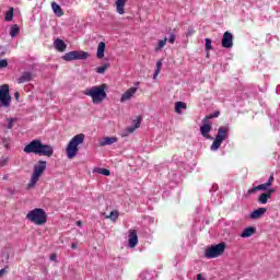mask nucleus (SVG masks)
<instances>
[{
    "label": "nucleus",
    "mask_w": 280,
    "mask_h": 280,
    "mask_svg": "<svg viewBox=\"0 0 280 280\" xmlns=\"http://www.w3.org/2000/svg\"><path fill=\"white\" fill-rule=\"evenodd\" d=\"M106 69H108V63L96 68V73H106Z\"/></svg>",
    "instance_id": "7c9ffc66"
},
{
    "label": "nucleus",
    "mask_w": 280,
    "mask_h": 280,
    "mask_svg": "<svg viewBox=\"0 0 280 280\" xmlns=\"http://www.w3.org/2000/svg\"><path fill=\"white\" fill-rule=\"evenodd\" d=\"M71 248L75 250V248H78V243H72Z\"/></svg>",
    "instance_id": "c03bdc74"
},
{
    "label": "nucleus",
    "mask_w": 280,
    "mask_h": 280,
    "mask_svg": "<svg viewBox=\"0 0 280 280\" xmlns=\"http://www.w3.org/2000/svg\"><path fill=\"white\" fill-rule=\"evenodd\" d=\"M124 5H126V0H117L116 7L118 14H124Z\"/></svg>",
    "instance_id": "a878e982"
},
{
    "label": "nucleus",
    "mask_w": 280,
    "mask_h": 280,
    "mask_svg": "<svg viewBox=\"0 0 280 280\" xmlns=\"http://www.w3.org/2000/svg\"><path fill=\"white\" fill-rule=\"evenodd\" d=\"M2 143H3L4 148H10V139L4 138V139L2 140Z\"/></svg>",
    "instance_id": "4c0bfd02"
},
{
    "label": "nucleus",
    "mask_w": 280,
    "mask_h": 280,
    "mask_svg": "<svg viewBox=\"0 0 280 280\" xmlns=\"http://www.w3.org/2000/svg\"><path fill=\"white\" fill-rule=\"evenodd\" d=\"M197 280H206V279L202 278V275L199 273V275L197 276Z\"/></svg>",
    "instance_id": "a18cd8bd"
},
{
    "label": "nucleus",
    "mask_w": 280,
    "mask_h": 280,
    "mask_svg": "<svg viewBox=\"0 0 280 280\" xmlns=\"http://www.w3.org/2000/svg\"><path fill=\"white\" fill-rule=\"evenodd\" d=\"M139 84H140L139 82H136L133 89H137V91H139Z\"/></svg>",
    "instance_id": "49530a36"
},
{
    "label": "nucleus",
    "mask_w": 280,
    "mask_h": 280,
    "mask_svg": "<svg viewBox=\"0 0 280 280\" xmlns=\"http://www.w3.org/2000/svg\"><path fill=\"white\" fill-rule=\"evenodd\" d=\"M20 32H21V28L19 27V25H16V24L12 25L10 28L11 38H16V36H19Z\"/></svg>",
    "instance_id": "b1692460"
},
{
    "label": "nucleus",
    "mask_w": 280,
    "mask_h": 280,
    "mask_svg": "<svg viewBox=\"0 0 280 280\" xmlns=\"http://www.w3.org/2000/svg\"><path fill=\"white\" fill-rule=\"evenodd\" d=\"M252 235H255V228H246L241 233V237H252Z\"/></svg>",
    "instance_id": "393cba45"
},
{
    "label": "nucleus",
    "mask_w": 280,
    "mask_h": 280,
    "mask_svg": "<svg viewBox=\"0 0 280 280\" xmlns=\"http://www.w3.org/2000/svg\"><path fill=\"white\" fill-rule=\"evenodd\" d=\"M26 220L36 226H43L47 224V212L43 208H35L27 212Z\"/></svg>",
    "instance_id": "20e7f679"
},
{
    "label": "nucleus",
    "mask_w": 280,
    "mask_h": 280,
    "mask_svg": "<svg viewBox=\"0 0 280 280\" xmlns=\"http://www.w3.org/2000/svg\"><path fill=\"white\" fill-rule=\"evenodd\" d=\"M211 120L209 118H203L202 119V126L200 127V132L202 137H206V139H211L209 136V132H211Z\"/></svg>",
    "instance_id": "9b49d317"
},
{
    "label": "nucleus",
    "mask_w": 280,
    "mask_h": 280,
    "mask_svg": "<svg viewBox=\"0 0 280 280\" xmlns=\"http://www.w3.org/2000/svg\"><path fill=\"white\" fill-rule=\"evenodd\" d=\"M266 211H267L266 208H258L250 213L249 218L252 220H259V218H261V215H264Z\"/></svg>",
    "instance_id": "f3484780"
},
{
    "label": "nucleus",
    "mask_w": 280,
    "mask_h": 280,
    "mask_svg": "<svg viewBox=\"0 0 280 280\" xmlns=\"http://www.w3.org/2000/svg\"><path fill=\"white\" fill-rule=\"evenodd\" d=\"M161 69H163V61L162 60H159L156 62V69L155 71H158V73H161Z\"/></svg>",
    "instance_id": "f704fd0d"
},
{
    "label": "nucleus",
    "mask_w": 280,
    "mask_h": 280,
    "mask_svg": "<svg viewBox=\"0 0 280 280\" xmlns=\"http://www.w3.org/2000/svg\"><path fill=\"white\" fill-rule=\"evenodd\" d=\"M14 97H15L16 101H19V97H21V94L19 92H15Z\"/></svg>",
    "instance_id": "79ce46f5"
},
{
    "label": "nucleus",
    "mask_w": 280,
    "mask_h": 280,
    "mask_svg": "<svg viewBox=\"0 0 280 280\" xmlns=\"http://www.w3.org/2000/svg\"><path fill=\"white\" fill-rule=\"evenodd\" d=\"M128 244H129V248H135V246L139 244V236H137V231L135 230L129 231Z\"/></svg>",
    "instance_id": "ddd939ff"
},
{
    "label": "nucleus",
    "mask_w": 280,
    "mask_h": 280,
    "mask_svg": "<svg viewBox=\"0 0 280 280\" xmlns=\"http://www.w3.org/2000/svg\"><path fill=\"white\" fill-rule=\"evenodd\" d=\"M165 45H167V37H165L164 39H161L158 45L155 46V51H161V49H163V47H165Z\"/></svg>",
    "instance_id": "cd10ccee"
},
{
    "label": "nucleus",
    "mask_w": 280,
    "mask_h": 280,
    "mask_svg": "<svg viewBox=\"0 0 280 280\" xmlns=\"http://www.w3.org/2000/svg\"><path fill=\"white\" fill-rule=\"evenodd\" d=\"M141 117H138L136 120H133V127L127 128V135H132V132H135V130L141 126Z\"/></svg>",
    "instance_id": "aec40b11"
},
{
    "label": "nucleus",
    "mask_w": 280,
    "mask_h": 280,
    "mask_svg": "<svg viewBox=\"0 0 280 280\" xmlns=\"http://www.w3.org/2000/svg\"><path fill=\"white\" fill-rule=\"evenodd\" d=\"M275 182V175H270L267 183H270V186H272V183Z\"/></svg>",
    "instance_id": "ea45409f"
},
{
    "label": "nucleus",
    "mask_w": 280,
    "mask_h": 280,
    "mask_svg": "<svg viewBox=\"0 0 280 280\" xmlns=\"http://www.w3.org/2000/svg\"><path fill=\"white\" fill-rule=\"evenodd\" d=\"M276 92L278 95L280 94V85L277 86Z\"/></svg>",
    "instance_id": "09e8293b"
},
{
    "label": "nucleus",
    "mask_w": 280,
    "mask_h": 280,
    "mask_svg": "<svg viewBox=\"0 0 280 280\" xmlns=\"http://www.w3.org/2000/svg\"><path fill=\"white\" fill-rule=\"evenodd\" d=\"M225 249H226V243H219L206 249L205 255L207 259H215V257H220V255H224Z\"/></svg>",
    "instance_id": "6e6552de"
},
{
    "label": "nucleus",
    "mask_w": 280,
    "mask_h": 280,
    "mask_svg": "<svg viewBox=\"0 0 280 280\" xmlns=\"http://www.w3.org/2000/svg\"><path fill=\"white\" fill-rule=\"evenodd\" d=\"M215 117H220V112H214L213 114L206 116L205 119H208V121H211V119H214Z\"/></svg>",
    "instance_id": "473e14b6"
},
{
    "label": "nucleus",
    "mask_w": 280,
    "mask_h": 280,
    "mask_svg": "<svg viewBox=\"0 0 280 280\" xmlns=\"http://www.w3.org/2000/svg\"><path fill=\"white\" fill-rule=\"evenodd\" d=\"M45 170H47V161H38L37 164L34 165L33 167V174L31 176V180L27 185L28 189H32L36 187V183L40 180V176L45 174Z\"/></svg>",
    "instance_id": "39448f33"
},
{
    "label": "nucleus",
    "mask_w": 280,
    "mask_h": 280,
    "mask_svg": "<svg viewBox=\"0 0 280 280\" xmlns=\"http://www.w3.org/2000/svg\"><path fill=\"white\" fill-rule=\"evenodd\" d=\"M86 58H89V52L83 50H72L62 57L67 62H71V60H86Z\"/></svg>",
    "instance_id": "1a4fd4ad"
},
{
    "label": "nucleus",
    "mask_w": 280,
    "mask_h": 280,
    "mask_svg": "<svg viewBox=\"0 0 280 280\" xmlns=\"http://www.w3.org/2000/svg\"><path fill=\"white\" fill-rule=\"evenodd\" d=\"M229 139V127L221 126L218 129V133L215 136L214 141L212 142L210 150L212 152H217V150H220V145H222L223 141H226Z\"/></svg>",
    "instance_id": "423d86ee"
},
{
    "label": "nucleus",
    "mask_w": 280,
    "mask_h": 280,
    "mask_svg": "<svg viewBox=\"0 0 280 280\" xmlns=\"http://www.w3.org/2000/svg\"><path fill=\"white\" fill-rule=\"evenodd\" d=\"M106 218L112 220V222H117V219L119 218V212L117 210H114L109 213V215H106Z\"/></svg>",
    "instance_id": "bb28decb"
},
{
    "label": "nucleus",
    "mask_w": 280,
    "mask_h": 280,
    "mask_svg": "<svg viewBox=\"0 0 280 280\" xmlns=\"http://www.w3.org/2000/svg\"><path fill=\"white\" fill-rule=\"evenodd\" d=\"M5 273V269L0 270V277H2Z\"/></svg>",
    "instance_id": "de8ad7c7"
},
{
    "label": "nucleus",
    "mask_w": 280,
    "mask_h": 280,
    "mask_svg": "<svg viewBox=\"0 0 280 280\" xmlns=\"http://www.w3.org/2000/svg\"><path fill=\"white\" fill-rule=\"evenodd\" d=\"M188 36H191V32L188 33Z\"/></svg>",
    "instance_id": "3c124183"
},
{
    "label": "nucleus",
    "mask_w": 280,
    "mask_h": 280,
    "mask_svg": "<svg viewBox=\"0 0 280 280\" xmlns=\"http://www.w3.org/2000/svg\"><path fill=\"white\" fill-rule=\"evenodd\" d=\"M26 154H37L38 156H54V147L51 144H43V141L35 139L24 147Z\"/></svg>",
    "instance_id": "f257e3e1"
},
{
    "label": "nucleus",
    "mask_w": 280,
    "mask_h": 280,
    "mask_svg": "<svg viewBox=\"0 0 280 280\" xmlns=\"http://www.w3.org/2000/svg\"><path fill=\"white\" fill-rule=\"evenodd\" d=\"M50 261H56V254L50 255Z\"/></svg>",
    "instance_id": "37998d69"
},
{
    "label": "nucleus",
    "mask_w": 280,
    "mask_h": 280,
    "mask_svg": "<svg viewBox=\"0 0 280 280\" xmlns=\"http://www.w3.org/2000/svg\"><path fill=\"white\" fill-rule=\"evenodd\" d=\"M168 43H171V45H174V43H176V35L174 33H171Z\"/></svg>",
    "instance_id": "c9c22d12"
},
{
    "label": "nucleus",
    "mask_w": 280,
    "mask_h": 280,
    "mask_svg": "<svg viewBox=\"0 0 280 280\" xmlns=\"http://www.w3.org/2000/svg\"><path fill=\"white\" fill-rule=\"evenodd\" d=\"M104 51H106V43L101 42L97 46L96 58L102 60L104 58Z\"/></svg>",
    "instance_id": "a211bd4d"
},
{
    "label": "nucleus",
    "mask_w": 280,
    "mask_h": 280,
    "mask_svg": "<svg viewBox=\"0 0 280 280\" xmlns=\"http://www.w3.org/2000/svg\"><path fill=\"white\" fill-rule=\"evenodd\" d=\"M7 121V128L9 130H12L14 128V122L16 121V118H5Z\"/></svg>",
    "instance_id": "c756f323"
},
{
    "label": "nucleus",
    "mask_w": 280,
    "mask_h": 280,
    "mask_svg": "<svg viewBox=\"0 0 280 280\" xmlns=\"http://www.w3.org/2000/svg\"><path fill=\"white\" fill-rule=\"evenodd\" d=\"M113 143H117V138L116 137H105L103 140L100 142V145H113Z\"/></svg>",
    "instance_id": "412c9836"
},
{
    "label": "nucleus",
    "mask_w": 280,
    "mask_h": 280,
    "mask_svg": "<svg viewBox=\"0 0 280 280\" xmlns=\"http://www.w3.org/2000/svg\"><path fill=\"white\" fill-rule=\"evenodd\" d=\"M8 165V158H4L0 161V167H5Z\"/></svg>",
    "instance_id": "58836bf2"
},
{
    "label": "nucleus",
    "mask_w": 280,
    "mask_h": 280,
    "mask_svg": "<svg viewBox=\"0 0 280 280\" xmlns=\"http://www.w3.org/2000/svg\"><path fill=\"white\" fill-rule=\"evenodd\" d=\"M182 110H187V103H184V102L175 103V113H177V115H182L183 114Z\"/></svg>",
    "instance_id": "4be33fe9"
},
{
    "label": "nucleus",
    "mask_w": 280,
    "mask_h": 280,
    "mask_svg": "<svg viewBox=\"0 0 280 280\" xmlns=\"http://www.w3.org/2000/svg\"><path fill=\"white\" fill-rule=\"evenodd\" d=\"M77 226H82V221H77Z\"/></svg>",
    "instance_id": "8fccbe9b"
},
{
    "label": "nucleus",
    "mask_w": 280,
    "mask_h": 280,
    "mask_svg": "<svg viewBox=\"0 0 280 280\" xmlns=\"http://www.w3.org/2000/svg\"><path fill=\"white\" fill-rule=\"evenodd\" d=\"M51 8H52L54 13L57 16H62V14H65V12H62V8H60V4H58V3L52 2Z\"/></svg>",
    "instance_id": "5701e85b"
},
{
    "label": "nucleus",
    "mask_w": 280,
    "mask_h": 280,
    "mask_svg": "<svg viewBox=\"0 0 280 280\" xmlns=\"http://www.w3.org/2000/svg\"><path fill=\"white\" fill-rule=\"evenodd\" d=\"M272 194H275V189H269L268 192H262L259 198H258V202L260 205H268V199L272 198Z\"/></svg>",
    "instance_id": "2eb2a0df"
},
{
    "label": "nucleus",
    "mask_w": 280,
    "mask_h": 280,
    "mask_svg": "<svg viewBox=\"0 0 280 280\" xmlns=\"http://www.w3.org/2000/svg\"><path fill=\"white\" fill-rule=\"evenodd\" d=\"M54 47L57 51H65L67 49V44H65L62 39L57 38L54 43Z\"/></svg>",
    "instance_id": "6ab92c4d"
},
{
    "label": "nucleus",
    "mask_w": 280,
    "mask_h": 280,
    "mask_svg": "<svg viewBox=\"0 0 280 280\" xmlns=\"http://www.w3.org/2000/svg\"><path fill=\"white\" fill-rule=\"evenodd\" d=\"M159 73H161V72H158V70H155V72L153 74V80H156V78L159 77Z\"/></svg>",
    "instance_id": "a19ab883"
},
{
    "label": "nucleus",
    "mask_w": 280,
    "mask_h": 280,
    "mask_svg": "<svg viewBox=\"0 0 280 280\" xmlns=\"http://www.w3.org/2000/svg\"><path fill=\"white\" fill-rule=\"evenodd\" d=\"M221 45L224 49H231L233 47V33L225 32L223 34Z\"/></svg>",
    "instance_id": "9d476101"
},
{
    "label": "nucleus",
    "mask_w": 280,
    "mask_h": 280,
    "mask_svg": "<svg viewBox=\"0 0 280 280\" xmlns=\"http://www.w3.org/2000/svg\"><path fill=\"white\" fill-rule=\"evenodd\" d=\"M270 187V183L260 184L256 187H253L247 191V196H253V194H257V191H266Z\"/></svg>",
    "instance_id": "4468645a"
},
{
    "label": "nucleus",
    "mask_w": 280,
    "mask_h": 280,
    "mask_svg": "<svg viewBox=\"0 0 280 280\" xmlns=\"http://www.w3.org/2000/svg\"><path fill=\"white\" fill-rule=\"evenodd\" d=\"M12 19H14V8H11L4 16V21L10 22L12 21Z\"/></svg>",
    "instance_id": "c85d7f7f"
},
{
    "label": "nucleus",
    "mask_w": 280,
    "mask_h": 280,
    "mask_svg": "<svg viewBox=\"0 0 280 280\" xmlns=\"http://www.w3.org/2000/svg\"><path fill=\"white\" fill-rule=\"evenodd\" d=\"M32 80H34V74L30 71H24L16 79V82H18V84H25V82H32Z\"/></svg>",
    "instance_id": "f8f14e48"
},
{
    "label": "nucleus",
    "mask_w": 280,
    "mask_h": 280,
    "mask_svg": "<svg viewBox=\"0 0 280 280\" xmlns=\"http://www.w3.org/2000/svg\"><path fill=\"white\" fill-rule=\"evenodd\" d=\"M211 39L210 38H206V50L207 51H211V49H213V46L211 45Z\"/></svg>",
    "instance_id": "72a5a7b5"
},
{
    "label": "nucleus",
    "mask_w": 280,
    "mask_h": 280,
    "mask_svg": "<svg viewBox=\"0 0 280 280\" xmlns=\"http://www.w3.org/2000/svg\"><path fill=\"white\" fill-rule=\"evenodd\" d=\"M84 139H86V136H84V133H79L71 138L66 148V154L68 159H75V156H78L80 145L84 143Z\"/></svg>",
    "instance_id": "f03ea898"
},
{
    "label": "nucleus",
    "mask_w": 280,
    "mask_h": 280,
    "mask_svg": "<svg viewBox=\"0 0 280 280\" xmlns=\"http://www.w3.org/2000/svg\"><path fill=\"white\" fill-rule=\"evenodd\" d=\"M5 67H8V60L0 59V69H5Z\"/></svg>",
    "instance_id": "e433bc0d"
},
{
    "label": "nucleus",
    "mask_w": 280,
    "mask_h": 280,
    "mask_svg": "<svg viewBox=\"0 0 280 280\" xmlns=\"http://www.w3.org/2000/svg\"><path fill=\"white\" fill-rule=\"evenodd\" d=\"M83 95L92 97L93 104H102L106 100V84L92 86L83 91Z\"/></svg>",
    "instance_id": "7ed1b4c3"
},
{
    "label": "nucleus",
    "mask_w": 280,
    "mask_h": 280,
    "mask_svg": "<svg viewBox=\"0 0 280 280\" xmlns=\"http://www.w3.org/2000/svg\"><path fill=\"white\" fill-rule=\"evenodd\" d=\"M12 106V96L10 95V85H0V108H10Z\"/></svg>",
    "instance_id": "0eeeda50"
},
{
    "label": "nucleus",
    "mask_w": 280,
    "mask_h": 280,
    "mask_svg": "<svg viewBox=\"0 0 280 280\" xmlns=\"http://www.w3.org/2000/svg\"><path fill=\"white\" fill-rule=\"evenodd\" d=\"M137 93V88H130L128 89L120 97V102H128Z\"/></svg>",
    "instance_id": "dca6fc26"
},
{
    "label": "nucleus",
    "mask_w": 280,
    "mask_h": 280,
    "mask_svg": "<svg viewBox=\"0 0 280 280\" xmlns=\"http://www.w3.org/2000/svg\"><path fill=\"white\" fill-rule=\"evenodd\" d=\"M97 173L102 174L103 176H110V171L107 168H97Z\"/></svg>",
    "instance_id": "2f4dec72"
}]
</instances>
